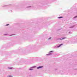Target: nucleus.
Segmentation results:
<instances>
[{
    "label": "nucleus",
    "mask_w": 77,
    "mask_h": 77,
    "mask_svg": "<svg viewBox=\"0 0 77 77\" xmlns=\"http://www.w3.org/2000/svg\"><path fill=\"white\" fill-rule=\"evenodd\" d=\"M63 45V44H61L59 46H58L57 47L58 48L60 47L61 45Z\"/></svg>",
    "instance_id": "nucleus-2"
},
{
    "label": "nucleus",
    "mask_w": 77,
    "mask_h": 77,
    "mask_svg": "<svg viewBox=\"0 0 77 77\" xmlns=\"http://www.w3.org/2000/svg\"><path fill=\"white\" fill-rule=\"evenodd\" d=\"M8 25H9V24H7L5 26H8Z\"/></svg>",
    "instance_id": "nucleus-5"
},
{
    "label": "nucleus",
    "mask_w": 77,
    "mask_h": 77,
    "mask_svg": "<svg viewBox=\"0 0 77 77\" xmlns=\"http://www.w3.org/2000/svg\"><path fill=\"white\" fill-rule=\"evenodd\" d=\"M31 69H30V70H31Z\"/></svg>",
    "instance_id": "nucleus-9"
},
{
    "label": "nucleus",
    "mask_w": 77,
    "mask_h": 77,
    "mask_svg": "<svg viewBox=\"0 0 77 77\" xmlns=\"http://www.w3.org/2000/svg\"><path fill=\"white\" fill-rule=\"evenodd\" d=\"M66 38L64 37V38H63L61 39H65Z\"/></svg>",
    "instance_id": "nucleus-4"
},
{
    "label": "nucleus",
    "mask_w": 77,
    "mask_h": 77,
    "mask_svg": "<svg viewBox=\"0 0 77 77\" xmlns=\"http://www.w3.org/2000/svg\"><path fill=\"white\" fill-rule=\"evenodd\" d=\"M63 18V17H58V18L60 19V18Z\"/></svg>",
    "instance_id": "nucleus-3"
},
{
    "label": "nucleus",
    "mask_w": 77,
    "mask_h": 77,
    "mask_svg": "<svg viewBox=\"0 0 77 77\" xmlns=\"http://www.w3.org/2000/svg\"><path fill=\"white\" fill-rule=\"evenodd\" d=\"M42 67H43L42 66H40L39 67H37V69H39V68H42Z\"/></svg>",
    "instance_id": "nucleus-1"
},
{
    "label": "nucleus",
    "mask_w": 77,
    "mask_h": 77,
    "mask_svg": "<svg viewBox=\"0 0 77 77\" xmlns=\"http://www.w3.org/2000/svg\"><path fill=\"white\" fill-rule=\"evenodd\" d=\"M77 16H76L75 17V18H77Z\"/></svg>",
    "instance_id": "nucleus-8"
},
{
    "label": "nucleus",
    "mask_w": 77,
    "mask_h": 77,
    "mask_svg": "<svg viewBox=\"0 0 77 77\" xmlns=\"http://www.w3.org/2000/svg\"><path fill=\"white\" fill-rule=\"evenodd\" d=\"M51 52H53V51H50L49 52V53H51Z\"/></svg>",
    "instance_id": "nucleus-6"
},
{
    "label": "nucleus",
    "mask_w": 77,
    "mask_h": 77,
    "mask_svg": "<svg viewBox=\"0 0 77 77\" xmlns=\"http://www.w3.org/2000/svg\"><path fill=\"white\" fill-rule=\"evenodd\" d=\"M9 77H11V76L10 75V76H8Z\"/></svg>",
    "instance_id": "nucleus-7"
}]
</instances>
